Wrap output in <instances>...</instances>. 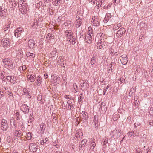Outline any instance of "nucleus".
Wrapping results in <instances>:
<instances>
[{"label": "nucleus", "mask_w": 153, "mask_h": 153, "mask_svg": "<svg viewBox=\"0 0 153 153\" xmlns=\"http://www.w3.org/2000/svg\"><path fill=\"white\" fill-rule=\"evenodd\" d=\"M96 62V60L94 57H92L91 61V65H94Z\"/></svg>", "instance_id": "nucleus-43"}, {"label": "nucleus", "mask_w": 153, "mask_h": 153, "mask_svg": "<svg viewBox=\"0 0 153 153\" xmlns=\"http://www.w3.org/2000/svg\"><path fill=\"white\" fill-rule=\"evenodd\" d=\"M2 62L6 68L12 69L15 66L13 64L12 60L9 58H6L2 60Z\"/></svg>", "instance_id": "nucleus-1"}, {"label": "nucleus", "mask_w": 153, "mask_h": 153, "mask_svg": "<svg viewBox=\"0 0 153 153\" xmlns=\"http://www.w3.org/2000/svg\"><path fill=\"white\" fill-rule=\"evenodd\" d=\"M77 133L79 134V137H81L83 136V133L81 130H79Z\"/></svg>", "instance_id": "nucleus-44"}, {"label": "nucleus", "mask_w": 153, "mask_h": 153, "mask_svg": "<svg viewBox=\"0 0 153 153\" xmlns=\"http://www.w3.org/2000/svg\"><path fill=\"white\" fill-rule=\"evenodd\" d=\"M82 83L83 84L81 86V89H85L88 86V82L87 80H82Z\"/></svg>", "instance_id": "nucleus-22"}, {"label": "nucleus", "mask_w": 153, "mask_h": 153, "mask_svg": "<svg viewBox=\"0 0 153 153\" xmlns=\"http://www.w3.org/2000/svg\"><path fill=\"white\" fill-rule=\"evenodd\" d=\"M47 36L48 37L49 39H53L54 38V35L50 33H48L47 34Z\"/></svg>", "instance_id": "nucleus-36"}, {"label": "nucleus", "mask_w": 153, "mask_h": 153, "mask_svg": "<svg viewBox=\"0 0 153 153\" xmlns=\"http://www.w3.org/2000/svg\"><path fill=\"white\" fill-rule=\"evenodd\" d=\"M27 6V4L23 0H21L19 3L18 7L20 9L22 8L23 7H25V6Z\"/></svg>", "instance_id": "nucleus-19"}, {"label": "nucleus", "mask_w": 153, "mask_h": 153, "mask_svg": "<svg viewBox=\"0 0 153 153\" xmlns=\"http://www.w3.org/2000/svg\"><path fill=\"white\" fill-rule=\"evenodd\" d=\"M1 129L3 131L7 130L9 127L7 121L4 119H2L1 122Z\"/></svg>", "instance_id": "nucleus-2"}, {"label": "nucleus", "mask_w": 153, "mask_h": 153, "mask_svg": "<svg viewBox=\"0 0 153 153\" xmlns=\"http://www.w3.org/2000/svg\"><path fill=\"white\" fill-rule=\"evenodd\" d=\"M105 42V41H98L97 45V47L98 49H101L104 47Z\"/></svg>", "instance_id": "nucleus-18"}, {"label": "nucleus", "mask_w": 153, "mask_h": 153, "mask_svg": "<svg viewBox=\"0 0 153 153\" xmlns=\"http://www.w3.org/2000/svg\"><path fill=\"white\" fill-rule=\"evenodd\" d=\"M121 134V131L120 129L115 130L112 131L111 133V135H112L113 138L115 139L118 138Z\"/></svg>", "instance_id": "nucleus-3"}, {"label": "nucleus", "mask_w": 153, "mask_h": 153, "mask_svg": "<svg viewBox=\"0 0 153 153\" xmlns=\"http://www.w3.org/2000/svg\"><path fill=\"white\" fill-rule=\"evenodd\" d=\"M106 37V36H105V34L102 33H98L96 36V38L99 39V41H105Z\"/></svg>", "instance_id": "nucleus-11"}, {"label": "nucleus", "mask_w": 153, "mask_h": 153, "mask_svg": "<svg viewBox=\"0 0 153 153\" xmlns=\"http://www.w3.org/2000/svg\"><path fill=\"white\" fill-rule=\"evenodd\" d=\"M146 153H151V151L150 150L149 147H148L146 150Z\"/></svg>", "instance_id": "nucleus-63"}, {"label": "nucleus", "mask_w": 153, "mask_h": 153, "mask_svg": "<svg viewBox=\"0 0 153 153\" xmlns=\"http://www.w3.org/2000/svg\"><path fill=\"white\" fill-rule=\"evenodd\" d=\"M28 46L30 49H33L34 47L35 42L33 39H30L28 42Z\"/></svg>", "instance_id": "nucleus-21"}, {"label": "nucleus", "mask_w": 153, "mask_h": 153, "mask_svg": "<svg viewBox=\"0 0 153 153\" xmlns=\"http://www.w3.org/2000/svg\"><path fill=\"white\" fill-rule=\"evenodd\" d=\"M92 19L93 20V25L94 26L98 27L100 23L98 21L99 18L97 16H93Z\"/></svg>", "instance_id": "nucleus-10"}, {"label": "nucleus", "mask_w": 153, "mask_h": 153, "mask_svg": "<svg viewBox=\"0 0 153 153\" xmlns=\"http://www.w3.org/2000/svg\"><path fill=\"white\" fill-rule=\"evenodd\" d=\"M38 147V145L36 143H31L29 145V148L30 150L33 152L37 151Z\"/></svg>", "instance_id": "nucleus-4"}, {"label": "nucleus", "mask_w": 153, "mask_h": 153, "mask_svg": "<svg viewBox=\"0 0 153 153\" xmlns=\"http://www.w3.org/2000/svg\"><path fill=\"white\" fill-rule=\"evenodd\" d=\"M104 1V0H101V1H97V2L96 3V4H97V7L98 8L100 7L102 5V4L103 3Z\"/></svg>", "instance_id": "nucleus-31"}, {"label": "nucleus", "mask_w": 153, "mask_h": 153, "mask_svg": "<svg viewBox=\"0 0 153 153\" xmlns=\"http://www.w3.org/2000/svg\"><path fill=\"white\" fill-rule=\"evenodd\" d=\"M26 55L27 56L30 57L31 58H34L35 56V55L34 54L32 53H31L30 52H28L27 53Z\"/></svg>", "instance_id": "nucleus-35"}, {"label": "nucleus", "mask_w": 153, "mask_h": 153, "mask_svg": "<svg viewBox=\"0 0 153 153\" xmlns=\"http://www.w3.org/2000/svg\"><path fill=\"white\" fill-rule=\"evenodd\" d=\"M4 75V74L2 72L1 73L0 76L1 77L2 79H4V78L5 77Z\"/></svg>", "instance_id": "nucleus-56"}, {"label": "nucleus", "mask_w": 153, "mask_h": 153, "mask_svg": "<svg viewBox=\"0 0 153 153\" xmlns=\"http://www.w3.org/2000/svg\"><path fill=\"white\" fill-rule=\"evenodd\" d=\"M87 140L86 139H84L81 142L80 145L85 146V145L86 143L87 142Z\"/></svg>", "instance_id": "nucleus-38"}, {"label": "nucleus", "mask_w": 153, "mask_h": 153, "mask_svg": "<svg viewBox=\"0 0 153 153\" xmlns=\"http://www.w3.org/2000/svg\"><path fill=\"white\" fill-rule=\"evenodd\" d=\"M45 128V126L44 123H42L40 124V133L41 134H43L44 133Z\"/></svg>", "instance_id": "nucleus-25"}, {"label": "nucleus", "mask_w": 153, "mask_h": 153, "mask_svg": "<svg viewBox=\"0 0 153 153\" xmlns=\"http://www.w3.org/2000/svg\"><path fill=\"white\" fill-rule=\"evenodd\" d=\"M4 93V92L3 91H0V98H1L3 96V93Z\"/></svg>", "instance_id": "nucleus-59"}, {"label": "nucleus", "mask_w": 153, "mask_h": 153, "mask_svg": "<svg viewBox=\"0 0 153 153\" xmlns=\"http://www.w3.org/2000/svg\"><path fill=\"white\" fill-rule=\"evenodd\" d=\"M121 59H120L122 64L123 65H126L128 61V59L126 55H123L121 56Z\"/></svg>", "instance_id": "nucleus-13"}, {"label": "nucleus", "mask_w": 153, "mask_h": 153, "mask_svg": "<svg viewBox=\"0 0 153 153\" xmlns=\"http://www.w3.org/2000/svg\"><path fill=\"white\" fill-rule=\"evenodd\" d=\"M88 31L87 34L88 35H93L92 28L91 27H88Z\"/></svg>", "instance_id": "nucleus-34"}, {"label": "nucleus", "mask_w": 153, "mask_h": 153, "mask_svg": "<svg viewBox=\"0 0 153 153\" xmlns=\"http://www.w3.org/2000/svg\"><path fill=\"white\" fill-rule=\"evenodd\" d=\"M38 22L37 21L36 22H35L33 23L32 25V27H33L34 28H36V26L38 25Z\"/></svg>", "instance_id": "nucleus-46"}, {"label": "nucleus", "mask_w": 153, "mask_h": 153, "mask_svg": "<svg viewBox=\"0 0 153 153\" xmlns=\"http://www.w3.org/2000/svg\"><path fill=\"white\" fill-rule=\"evenodd\" d=\"M18 70L19 71L20 73H23V69L22 68V66H20L18 68Z\"/></svg>", "instance_id": "nucleus-52"}, {"label": "nucleus", "mask_w": 153, "mask_h": 153, "mask_svg": "<svg viewBox=\"0 0 153 153\" xmlns=\"http://www.w3.org/2000/svg\"><path fill=\"white\" fill-rule=\"evenodd\" d=\"M95 139L94 138H92L91 139V142L89 144L90 150L91 151H93L94 150V148L96 146V144L95 141Z\"/></svg>", "instance_id": "nucleus-12"}, {"label": "nucleus", "mask_w": 153, "mask_h": 153, "mask_svg": "<svg viewBox=\"0 0 153 153\" xmlns=\"http://www.w3.org/2000/svg\"><path fill=\"white\" fill-rule=\"evenodd\" d=\"M36 75L34 74L28 75L27 78L28 80L30 82H32L35 81L36 78Z\"/></svg>", "instance_id": "nucleus-17"}, {"label": "nucleus", "mask_w": 153, "mask_h": 153, "mask_svg": "<svg viewBox=\"0 0 153 153\" xmlns=\"http://www.w3.org/2000/svg\"><path fill=\"white\" fill-rule=\"evenodd\" d=\"M10 124L12 128L14 129H15L16 125V123L15 122V120L13 117L11 118Z\"/></svg>", "instance_id": "nucleus-20"}, {"label": "nucleus", "mask_w": 153, "mask_h": 153, "mask_svg": "<svg viewBox=\"0 0 153 153\" xmlns=\"http://www.w3.org/2000/svg\"><path fill=\"white\" fill-rule=\"evenodd\" d=\"M30 108L27 105L23 104L21 106L20 109L24 113L27 114L28 113Z\"/></svg>", "instance_id": "nucleus-5"}, {"label": "nucleus", "mask_w": 153, "mask_h": 153, "mask_svg": "<svg viewBox=\"0 0 153 153\" xmlns=\"http://www.w3.org/2000/svg\"><path fill=\"white\" fill-rule=\"evenodd\" d=\"M27 6H25V7H23L22 8H21V13L23 14H25L26 13Z\"/></svg>", "instance_id": "nucleus-32"}, {"label": "nucleus", "mask_w": 153, "mask_h": 153, "mask_svg": "<svg viewBox=\"0 0 153 153\" xmlns=\"http://www.w3.org/2000/svg\"><path fill=\"white\" fill-rule=\"evenodd\" d=\"M74 106L73 105H68L67 108V109H71L72 108H73Z\"/></svg>", "instance_id": "nucleus-49"}, {"label": "nucleus", "mask_w": 153, "mask_h": 153, "mask_svg": "<svg viewBox=\"0 0 153 153\" xmlns=\"http://www.w3.org/2000/svg\"><path fill=\"white\" fill-rule=\"evenodd\" d=\"M27 139L29 140H30L32 137V134L30 132H28L27 133Z\"/></svg>", "instance_id": "nucleus-39"}, {"label": "nucleus", "mask_w": 153, "mask_h": 153, "mask_svg": "<svg viewBox=\"0 0 153 153\" xmlns=\"http://www.w3.org/2000/svg\"><path fill=\"white\" fill-rule=\"evenodd\" d=\"M73 90L72 91L74 93H76L78 90V88L76 83H74L73 84Z\"/></svg>", "instance_id": "nucleus-27"}, {"label": "nucleus", "mask_w": 153, "mask_h": 153, "mask_svg": "<svg viewBox=\"0 0 153 153\" xmlns=\"http://www.w3.org/2000/svg\"><path fill=\"white\" fill-rule=\"evenodd\" d=\"M17 132H18V133H17V136H20L21 134V131H17Z\"/></svg>", "instance_id": "nucleus-60"}, {"label": "nucleus", "mask_w": 153, "mask_h": 153, "mask_svg": "<svg viewBox=\"0 0 153 153\" xmlns=\"http://www.w3.org/2000/svg\"><path fill=\"white\" fill-rule=\"evenodd\" d=\"M66 99H70V97L69 95H65L64 97Z\"/></svg>", "instance_id": "nucleus-62"}, {"label": "nucleus", "mask_w": 153, "mask_h": 153, "mask_svg": "<svg viewBox=\"0 0 153 153\" xmlns=\"http://www.w3.org/2000/svg\"><path fill=\"white\" fill-rule=\"evenodd\" d=\"M82 115L83 116V117L84 118L85 120H86L88 118V115L85 114V111H83L82 112Z\"/></svg>", "instance_id": "nucleus-42"}, {"label": "nucleus", "mask_w": 153, "mask_h": 153, "mask_svg": "<svg viewBox=\"0 0 153 153\" xmlns=\"http://www.w3.org/2000/svg\"><path fill=\"white\" fill-rule=\"evenodd\" d=\"M111 86V85H108L107 86V87L106 88L104 89V90L105 91H106L107 90H108V89L109 88L110 86Z\"/></svg>", "instance_id": "nucleus-64"}, {"label": "nucleus", "mask_w": 153, "mask_h": 153, "mask_svg": "<svg viewBox=\"0 0 153 153\" xmlns=\"http://www.w3.org/2000/svg\"><path fill=\"white\" fill-rule=\"evenodd\" d=\"M84 96L83 95V94H81L79 97V101H82L83 100V99L84 98Z\"/></svg>", "instance_id": "nucleus-40"}, {"label": "nucleus", "mask_w": 153, "mask_h": 153, "mask_svg": "<svg viewBox=\"0 0 153 153\" xmlns=\"http://www.w3.org/2000/svg\"><path fill=\"white\" fill-rule=\"evenodd\" d=\"M72 39H71V38L70 39L69 41L72 45H74L76 43L75 39L74 38H73V37Z\"/></svg>", "instance_id": "nucleus-37"}, {"label": "nucleus", "mask_w": 153, "mask_h": 153, "mask_svg": "<svg viewBox=\"0 0 153 153\" xmlns=\"http://www.w3.org/2000/svg\"><path fill=\"white\" fill-rule=\"evenodd\" d=\"M7 10L4 7L0 8V15L3 18H5L6 16Z\"/></svg>", "instance_id": "nucleus-15"}, {"label": "nucleus", "mask_w": 153, "mask_h": 153, "mask_svg": "<svg viewBox=\"0 0 153 153\" xmlns=\"http://www.w3.org/2000/svg\"><path fill=\"white\" fill-rule=\"evenodd\" d=\"M37 19L38 20H37V21H38V22H41L43 20L42 17L41 16H39L38 18Z\"/></svg>", "instance_id": "nucleus-53"}, {"label": "nucleus", "mask_w": 153, "mask_h": 153, "mask_svg": "<svg viewBox=\"0 0 153 153\" xmlns=\"http://www.w3.org/2000/svg\"><path fill=\"white\" fill-rule=\"evenodd\" d=\"M1 43L4 47L9 46L10 45V39L6 38H3L1 41Z\"/></svg>", "instance_id": "nucleus-7"}, {"label": "nucleus", "mask_w": 153, "mask_h": 153, "mask_svg": "<svg viewBox=\"0 0 153 153\" xmlns=\"http://www.w3.org/2000/svg\"><path fill=\"white\" fill-rule=\"evenodd\" d=\"M10 23H8V25H7L4 28V31L7 30L10 27Z\"/></svg>", "instance_id": "nucleus-50"}, {"label": "nucleus", "mask_w": 153, "mask_h": 153, "mask_svg": "<svg viewBox=\"0 0 153 153\" xmlns=\"http://www.w3.org/2000/svg\"><path fill=\"white\" fill-rule=\"evenodd\" d=\"M37 99L38 100V101H40V102H41V100H42V96L39 95H38L37 97Z\"/></svg>", "instance_id": "nucleus-51"}, {"label": "nucleus", "mask_w": 153, "mask_h": 153, "mask_svg": "<svg viewBox=\"0 0 153 153\" xmlns=\"http://www.w3.org/2000/svg\"><path fill=\"white\" fill-rule=\"evenodd\" d=\"M82 23V19L80 18H79L76 21V26L77 28H79Z\"/></svg>", "instance_id": "nucleus-24"}, {"label": "nucleus", "mask_w": 153, "mask_h": 153, "mask_svg": "<svg viewBox=\"0 0 153 153\" xmlns=\"http://www.w3.org/2000/svg\"><path fill=\"white\" fill-rule=\"evenodd\" d=\"M136 153H142L141 149H137L136 151Z\"/></svg>", "instance_id": "nucleus-57"}, {"label": "nucleus", "mask_w": 153, "mask_h": 153, "mask_svg": "<svg viewBox=\"0 0 153 153\" xmlns=\"http://www.w3.org/2000/svg\"><path fill=\"white\" fill-rule=\"evenodd\" d=\"M85 40L87 43L90 44L92 42L94 38V36L92 35H86L84 36Z\"/></svg>", "instance_id": "nucleus-6"}, {"label": "nucleus", "mask_w": 153, "mask_h": 153, "mask_svg": "<svg viewBox=\"0 0 153 153\" xmlns=\"http://www.w3.org/2000/svg\"><path fill=\"white\" fill-rule=\"evenodd\" d=\"M13 1L12 4V6L15 7L17 5V2L15 1H14L13 0Z\"/></svg>", "instance_id": "nucleus-55"}, {"label": "nucleus", "mask_w": 153, "mask_h": 153, "mask_svg": "<svg viewBox=\"0 0 153 153\" xmlns=\"http://www.w3.org/2000/svg\"><path fill=\"white\" fill-rule=\"evenodd\" d=\"M51 78L52 80H53L55 83H59L60 82L59 76H58L57 77L56 75H55H55H53V76L52 75L51 76Z\"/></svg>", "instance_id": "nucleus-23"}, {"label": "nucleus", "mask_w": 153, "mask_h": 153, "mask_svg": "<svg viewBox=\"0 0 153 153\" xmlns=\"http://www.w3.org/2000/svg\"><path fill=\"white\" fill-rule=\"evenodd\" d=\"M80 137H79V134L77 132L75 134V138L76 140H79V138H80Z\"/></svg>", "instance_id": "nucleus-45"}, {"label": "nucleus", "mask_w": 153, "mask_h": 153, "mask_svg": "<svg viewBox=\"0 0 153 153\" xmlns=\"http://www.w3.org/2000/svg\"><path fill=\"white\" fill-rule=\"evenodd\" d=\"M37 79L35 82V83L38 86H39L40 85L42 81V78L40 76H38L37 77Z\"/></svg>", "instance_id": "nucleus-26"}, {"label": "nucleus", "mask_w": 153, "mask_h": 153, "mask_svg": "<svg viewBox=\"0 0 153 153\" xmlns=\"http://www.w3.org/2000/svg\"><path fill=\"white\" fill-rule=\"evenodd\" d=\"M16 77L13 76H11L10 81V82L11 83L14 84L15 83L16 81Z\"/></svg>", "instance_id": "nucleus-30"}, {"label": "nucleus", "mask_w": 153, "mask_h": 153, "mask_svg": "<svg viewBox=\"0 0 153 153\" xmlns=\"http://www.w3.org/2000/svg\"><path fill=\"white\" fill-rule=\"evenodd\" d=\"M23 91L24 93V94L27 95L29 98H31V96L30 95L29 92L28 91V90L27 89L24 88L23 90Z\"/></svg>", "instance_id": "nucleus-28"}, {"label": "nucleus", "mask_w": 153, "mask_h": 153, "mask_svg": "<svg viewBox=\"0 0 153 153\" xmlns=\"http://www.w3.org/2000/svg\"><path fill=\"white\" fill-rule=\"evenodd\" d=\"M125 29L123 28H121L118 30L116 33V36L119 37L122 36L125 32Z\"/></svg>", "instance_id": "nucleus-14"}, {"label": "nucleus", "mask_w": 153, "mask_h": 153, "mask_svg": "<svg viewBox=\"0 0 153 153\" xmlns=\"http://www.w3.org/2000/svg\"><path fill=\"white\" fill-rule=\"evenodd\" d=\"M115 63L114 62H112L111 64L109 65V66H110V68H109V69L108 70V73L111 72L113 71L112 70L114 68V67H113L112 66L114 65Z\"/></svg>", "instance_id": "nucleus-29"}, {"label": "nucleus", "mask_w": 153, "mask_h": 153, "mask_svg": "<svg viewBox=\"0 0 153 153\" xmlns=\"http://www.w3.org/2000/svg\"><path fill=\"white\" fill-rule=\"evenodd\" d=\"M33 117H30L29 120L28 121V123H31L33 121Z\"/></svg>", "instance_id": "nucleus-54"}, {"label": "nucleus", "mask_w": 153, "mask_h": 153, "mask_svg": "<svg viewBox=\"0 0 153 153\" xmlns=\"http://www.w3.org/2000/svg\"><path fill=\"white\" fill-rule=\"evenodd\" d=\"M131 133H132L131 136H133V137H135L138 135V133L136 134V131H131Z\"/></svg>", "instance_id": "nucleus-47"}, {"label": "nucleus", "mask_w": 153, "mask_h": 153, "mask_svg": "<svg viewBox=\"0 0 153 153\" xmlns=\"http://www.w3.org/2000/svg\"><path fill=\"white\" fill-rule=\"evenodd\" d=\"M110 16L111 14L110 13H108L106 15L103 20L104 23H107V22H108L109 23H110L112 22L111 21L112 19H113V16H112L110 17Z\"/></svg>", "instance_id": "nucleus-9"}, {"label": "nucleus", "mask_w": 153, "mask_h": 153, "mask_svg": "<svg viewBox=\"0 0 153 153\" xmlns=\"http://www.w3.org/2000/svg\"><path fill=\"white\" fill-rule=\"evenodd\" d=\"M58 62L61 64L62 63L63 61V59H62V58L59 57L58 58Z\"/></svg>", "instance_id": "nucleus-48"}, {"label": "nucleus", "mask_w": 153, "mask_h": 153, "mask_svg": "<svg viewBox=\"0 0 153 153\" xmlns=\"http://www.w3.org/2000/svg\"><path fill=\"white\" fill-rule=\"evenodd\" d=\"M48 139L47 138H45L42 140V142L41 143L42 145L44 144V143H46L47 141H48Z\"/></svg>", "instance_id": "nucleus-41"}, {"label": "nucleus", "mask_w": 153, "mask_h": 153, "mask_svg": "<svg viewBox=\"0 0 153 153\" xmlns=\"http://www.w3.org/2000/svg\"><path fill=\"white\" fill-rule=\"evenodd\" d=\"M11 76H6V79L7 80H9L10 82V81Z\"/></svg>", "instance_id": "nucleus-58"}, {"label": "nucleus", "mask_w": 153, "mask_h": 153, "mask_svg": "<svg viewBox=\"0 0 153 153\" xmlns=\"http://www.w3.org/2000/svg\"><path fill=\"white\" fill-rule=\"evenodd\" d=\"M14 114L16 115V119L17 120H19L20 119V117H19V114L17 110L15 111L14 112Z\"/></svg>", "instance_id": "nucleus-33"}, {"label": "nucleus", "mask_w": 153, "mask_h": 153, "mask_svg": "<svg viewBox=\"0 0 153 153\" xmlns=\"http://www.w3.org/2000/svg\"><path fill=\"white\" fill-rule=\"evenodd\" d=\"M22 69H23V71H24L26 69V66L25 65H23L22 66Z\"/></svg>", "instance_id": "nucleus-61"}, {"label": "nucleus", "mask_w": 153, "mask_h": 153, "mask_svg": "<svg viewBox=\"0 0 153 153\" xmlns=\"http://www.w3.org/2000/svg\"><path fill=\"white\" fill-rule=\"evenodd\" d=\"M73 33L72 31L70 30H67L65 32V35L66 36V37L67 38V40H68V39H70L71 37H73Z\"/></svg>", "instance_id": "nucleus-16"}, {"label": "nucleus", "mask_w": 153, "mask_h": 153, "mask_svg": "<svg viewBox=\"0 0 153 153\" xmlns=\"http://www.w3.org/2000/svg\"><path fill=\"white\" fill-rule=\"evenodd\" d=\"M22 28V27H18L14 31L15 36L17 38L20 37L21 35Z\"/></svg>", "instance_id": "nucleus-8"}]
</instances>
